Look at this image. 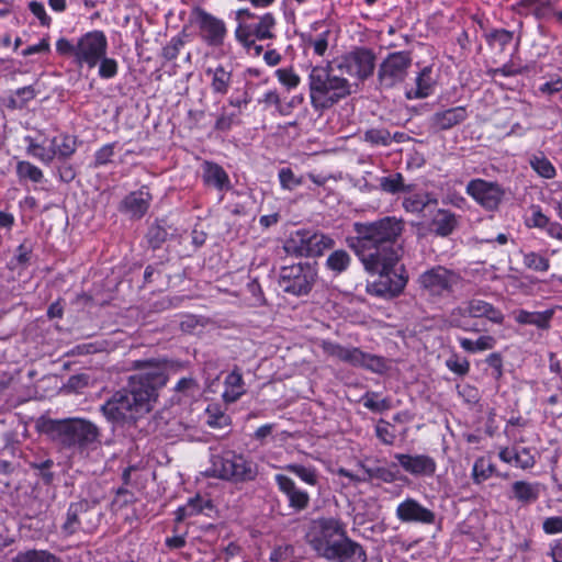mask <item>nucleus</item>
<instances>
[{
	"label": "nucleus",
	"mask_w": 562,
	"mask_h": 562,
	"mask_svg": "<svg viewBox=\"0 0 562 562\" xmlns=\"http://www.w3.org/2000/svg\"><path fill=\"white\" fill-rule=\"evenodd\" d=\"M209 471L213 477L235 484L251 482L258 475V468L252 460L232 450L212 456Z\"/></svg>",
	"instance_id": "7"
},
{
	"label": "nucleus",
	"mask_w": 562,
	"mask_h": 562,
	"mask_svg": "<svg viewBox=\"0 0 562 562\" xmlns=\"http://www.w3.org/2000/svg\"><path fill=\"white\" fill-rule=\"evenodd\" d=\"M54 465V461L50 459L44 460L38 463H33L32 467L40 471V475L46 484H49L54 480V473L50 472V468Z\"/></svg>",
	"instance_id": "63"
},
{
	"label": "nucleus",
	"mask_w": 562,
	"mask_h": 562,
	"mask_svg": "<svg viewBox=\"0 0 562 562\" xmlns=\"http://www.w3.org/2000/svg\"><path fill=\"white\" fill-rule=\"evenodd\" d=\"M193 14L200 31L201 40L212 47L223 46L227 36V27L225 22L222 19L206 12L202 8H195Z\"/></svg>",
	"instance_id": "15"
},
{
	"label": "nucleus",
	"mask_w": 562,
	"mask_h": 562,
	"mask_svg": "<svg viewBox=\"0 0 562 562\" xmlns=\"http://www.w3.org/2000/svg\"><path fill=\"white\" fill-rule=\"evenodd\" d=\"M344 533V526L338 519L318 518L313 520L306 541L318 557L328 560L335 557L334 549Z\"/></svg>",
	"instance_id": "8"
},
{
	"label": "nucleus",
	"mask_w": 562,
	"mask_h": 562,
	"mask_svg": "<svg viewBox=\"0 0 562 562\" xmlns=\"http://www.w3.org/2000/svg\"><path fill=\"white\" fill-rule=\"evenodd\" d=\"M207 425L212 428H225L229 425V417L217 408H207Z\"/></svg>",
	"instance_id": "56"
},
{
	"label": "nucleus",
	"mask_w": 562,
	"mask_h": 562,
	"mask_svg": "<svg viewBox=\"0 0 562 562\" xmlns=\"http://www.w3.org/2000/svg\"><path fill=\"white\" fill-rule=\"evenodd\" d=\"M205 75L210 78V88L214 94H227L233 83V68L229 65L218 64L215 67H207Z\"/></svg>",
	"instance_id": "22"
},
{
	"label": "nucleus",
	"mask_w": 562,
	"mask_h": 562,
	"mask_svg": "<svg viewBox=\"0 0 562 562\" xmlns=\"http://www.w3.org/2000/svg\"><path fill=\"white\" fill-rule=\"evenodd\" d=\"M529 165L543 179L551 180L557 176L555 167L542 153L531 155L529 157Z\"/></svg>",
	"instance_id": "36"
},
{
	"label": "nucleus",
	"mask_w": 562,
	"mask_h": 562,
	"mask_svg": "<svg viewBox=\"0 0 562 562\" xmlns=\"http://www.w3.org/2000/svg\"><path fill=\"white\" fill-rule=\"evenodd\" d=\"M276 77L288 90L295 89L300 82V76L292 68H279L276 70Z\"/></svg>",
	"instance_id": "48"
},
{
	"label": "nucleus",
	"mask_w": 562,
	"mask_h": 562,
	"mask_svg": "<svg viewBox=\"0 0 562 562\" xmlns=\"http://www.w3.org/2000/svg\"><path fill=\"white\" fill-rule=\"evenodd\" d=\"M376 57L372 49L356 47L337 59L339 72L348 75L360 81L372 76L375 69Z\"/></svg>",
	"instance_id": "11"
},
{
	"label": "nucleus",
	"mask_w": 562,
	"mask_h": 562,
	"mask_svg": "<svg viewBox=\"0 0 562 562\" xmlns=\"http://www.w3.org/2000/svg\"><path fill=\"white\" fill-rule=\"evenodd\" d=\"M524 265L528 269L540 272L548 271L550 267L549 259L533 251L524 255Z\"/></svg>",
	"instance_id": "47"
},
{
	"label": "nucleus",
	"mask_w": 562,
	"mask_h": 562,
	"mask_svg": "<svg viewBox=\"0 0 562 562\" xmlns=\"http://www.w3.org/2000/svg\"><path fill=\"white\" fill-rule=\"evenodd\" d=\"M446 363L450 371L459 375H465L470 370V362L465 358L458 356H452Z\"/></svg>",
	"instance_id": "60"
},
{
	"label": "nucleus",
	"mask_w": 562,
	"mask_h": 562,
	"mask_svg": "<svg viewBox=\"0 0 562 562\" xmlns=\"http://www.w3.org/2000/svg\"><path fill=\"white\" fill-rule=\"evenodd\" d=\"M541 492V483L520 480L512 484L508 497L521 505H530L539 499Z\"/></svg>",
	"instance_id": "24"
},
{
	"label": "nucleus",
	"mask_w": 562,
	"mask_h": 562,
	"mask_svg": "<svg viewBox=\"0 0 562 562\" xmlns=\"http://www.w3.org/2000/svg\"><path fill=\"white\" fill-rule=\"evenodd\" d=\"M364 140L372 145L387 146L391 144V134L383 128H371L364 133Z\"/></svg>",
	"instance_id": "51"
},
{
	"label": "nucleus",
	"mask_w": 562,
	"mask_h": 562,
	"mask_svg": "<svg viewBox=\"0 0 562 562\" xmlns=\"http://www.w3.org/2000/svg\"><path fill=\"white\" fill-rule=\"evenodd\" d=\"M357 367L369 369L373 372H382L385 368L383 360L380 357L364 353L361 351V359Z\"/></svg>",
	"instance_id": "55"
},
{
	"label": "nucleus",
	"mask_w": 562,
	"mask_h": 562,
	"mask_svg": "<svg viewBox=\"0 0 562 562\" xmlns=\"http://www.w3.org/2000/svg\"><path fill=\"white\" fill-rule=\"evenodd\" d=\"M323 351L334 358H337L340 361L349 363L351 366L357 367L359 363V359H361V350L358 348H346L338 344H335L329 340H324L322 342Z\"/></svg>",
	"instance_id": "29"
},
{
	"label": "nucleus",
	"mask_w": 562,
	"mask_h": 562,
	"mask_svg": "<svg viewBox=\"0 0 562 562\" xmlns=\"http://www.w3.org/2000/svg\"><path fill=\"white\" fill-rule=\"evenodd\" d=\"M323 351L334 358H337L340 361L349 363L351 366L357 367L359 363V359H361V350L358 348H346L338 344H335L329 340H324L322 342Z\"/></svg>",
	"instance_id": "31"
},
{
	"label": "nucleus",
	"mask_w": 562,
	"mask_h": 562,
	"mask_svg": "<svg viewBox=\"0 0 562 562\" xmlns=\"http://www.w3.org/2000/svg\"><path fill=\"white\" fill-rule=\"evenodd\" d=\"M98 69V75L102 79H111L114 78L117 75L119 71V64L114 58H110L106 55H103V57L100 59Z\"/></svg>",
	"instance_id": "50"
},
{
	"label": "nucleus",
	"mask_w": 562,
	"mask_h": 562,
	"mask_svg": "<svg viewBox=\"0 0 562 562\" xmlns=\"http://www.w3.org/2000/svg\"><path fill=\"white\" fill-rule=\"evenodd\" d=\"M246 392L241 373L238 370L229 372L224 380V392L222 394L224 402L234 403Z\"/></svg>",
	"instance_id": "33"
},
{
	"label": "nucleus",
	"mask_w": 562,
	"mask_h": 562,
	"mask_svg": "<svg viewBox=\"0 0 562 562\" xmlns=\"http://www.w3.org/2000/svg\"><path fill=\"white\" fill-rule=\"evenodd\" d=\"M412 65L408 52H395L389 54L380 64L378 79L383 88H393L403 82Z\"/></svg>",
	"instance_id": "13"
},
{
	"label": "nucleus",
	"mask_w": 562,
	"mask_h": 562,
	"mask_svg": "<svg viewBox=\"0 0 562 562\" xmlns=\"http://www.w3.org/2000/svg\"><path fill=\"white\" fill-rule=\"evenodd\" d=\"M317 279V268L310 262L284 266L280 269L279 284L289 294L306 295L313 289Z\"/></svg>",
	"instance_id": "10"
},
{
	"label": "nucleus",
	"mask_w": 562,
	"mask_h": 562,
	"mask_svg": "<svg viewBox=\"0 0 562 562\" xmlns=\"http://www.w3.org/2000/svg\"><path fill=\"white\" fill-rule=\"evenodd\" d=\"M151 195L146 187L130 193L123 201V206L133 217H142L148 210Z\"/></svg>",
	"instance_id": "27"
},
{
	"label": "nucleus",
	"mask_w": 562,
	"mask_h": 562,
	"mask_svg": "<svg viewBox=\"0 0 562 562\" xmlns=\"http://www.w3.org/2000/svg\"><path fill=\"white\" fill-rule=\"evenodd\" d=\"M323 351L334 358H337L340 361L349 363L351 366L357 367L359 363V359H361V350L358 348H346L338 344H335L329 340H324L322 342Z\"/></svg>",
	"instance_id": "32"
},
{
	"label": "nucleus",
	"mask_w": 562,
	"mask_h": 562,
	"mask_svg": "<svg viewBox=\"0 0 562 562\" xmlns=\"http://www.w3.org/2000/svg\"><path fill=\"white\" fill-rule=\"evenodd\" d=\"M10 562H61L58 557L47 550H26L19 552Z\"/></svg>",
	"instance_id": "37"
},
{
	"label": "nucleus",
	"mask_w": 562,
	"mask_h": 562,
	"mask_svg": "<svg viewBox=\"0 0 562 562\" xmlns=\"http://www.w3.org/2000/svg\"><path fill=\"white\" fill-rule=\"evenodd\" d=\"M202 179L206 186L213 187L218 191H227L232 187L227 172L222 166L212 161H204L202 164Z\"/></svg>",
	"instance_id": "25"
},
{
	"label": "nucleus",
	"mask_w": 562,
	"mask_h": 562,
	"mask_svg": "<svg viewBox=\"0 0 562 562\" xmlns=\"http://www.w3.org/2000/svg\"><path fill=\"white\" fill-rule=\"evenodd\" d=\"M515 465L521 470H529L535 467L536 458L530 448L516 449Z\"/></svg>",
	"instance_id": "52"
},
{
	"label": "nucleus",
	"mask_w": 562,
	"mask_h": 562,
	"mask_svg": "<svg viewBox=\"0 0 562 562\" xmlns=\"http://www.w3.org/2000/svg\"><path fill=\"white\" fill-rule=\"evenodd\" d=\"M467 119V108L460 105L434 113L430 119V124L431 127L435 128L436 131H447L456 125L461 124Z\"/></svg>",
	"instance_id": "21"
},
{
	"label": "nucleus",
	"mask_w": 562,
	"mask_h": 562,
	"mask_svg": "<svg viewBox=\"0 0 562 562\" xmlns=\"http://www.w3.org/2000/svg\"><path fill=\"white\" fill-rule=\"evenodd\" d=\"M351 263L350 255L344 250L338 249L333 251L326 259L325 267L334 272L335 274H340L345 272Z\"/></svg>",
	"instance_id": "39"
},
{
	"label": "nucleus",
	"mask_w": 562,
	"mask_h": 562,
	"mask_svg": "<svg viewBox=\"0 0 562 562\" xmlns=\"http://www.w3.org/2000/svg\"><path fill=\"white\" fill-rule=\"evenodd\" d=\"M278 490L286 497L288 505L295 513H301L310 506V494L296 485L293 479L284 474H276Z\"/></svg>",
	"instance_id": "18"
},
{
	"label": "nucleus",
	"mask_w": 562,
	"mask_h": 562,
	"mask_svg": "<svg viewBox=\"0 0 562 562\" xmlns=\"http://www.w3.org/2000/svg\"><path fill=\"white\" fill-rule=\"evenodd\" d=\"M49 142L55 151V157L60 159L70 157L77 148L76 138L69 135H60L52 138Z\"/></svg>",
	"instance_id": "38"
},
{
	"label": "nucleus",
	"mask_w": 562,
	"mask_h": 562,
	"mask_svg": "<svg viewBox=\"0 0 562 562\" xmlns=\"http://www.w3.org/2000/svg\"><path fill=\"white\" fill-rule=\"evenodd\" d=\"M334 246L335 240L329 235L312 229H297L290 234L283 248L289 255L307 258L319 257Z\"/></svg>",
	"instance_id": "9"
},
{
	"label": "nucleus",
	"mask_w": 562,
	"mask_h": 562,
	"mask_svg": "<svg viewBox=\"0 0 562 562\" xmlns=\"http://www.w3.org/2000/svg\"><path fill=\"white\" fill-rule=\"evenodd\" d=\"M16 173L20 179H29L35 183L41 182L44 178L43 171L29 161H19L16 165Z\"/></svg>",
	"instance_id": "46"
},
{
	"label": "nucleus",
	"mask_w": 562,
	"mask_h": 562,
	"mask_svg": "<svg viewBox=\"0 0 562 562\" xmlns=\"http://www.w3.org/2000/svg\"><path fill=\"white\" fill-rule=\"evenodd\" d=\"M36 95V91L33 86H26L19 88L15 91L14 97H11L8 101V106L11 109H22Z\"/></svg>",
	"instance_id": "43"
},
{
	"label": "nucleus",
	"mask_w": 562,
	"mask_h": 562,
	"mask_svg": "<svg viewBox=\"0 0 562 562\" xmlns=\"http://www.w3.org/2000/svg\"><path fill=\"white\" fill-rule=\"evenodd\" d=\"M87 513V505L85 503H72L68 507L66 520L63 525V530L67 535H72L82 529L81 516Z\"/></svg>",
	"instance_id": "34"
},
{
	"label": "nucleus",
	"mask_w": 562,
	"mask_h": 562,
	"mask_svg": "<svg viewBox=\"0 0 562 562\" xmlns=\"http://www.w3.org/2000/svg\"><path fill=\"white\" fill-rule=\"evenodd\" d=\"M328 35L329 31H325L321 33L317 37H313L312 35H308L305 38L306 46L313 48V52L322 57L325 55L327 48H328Z\"/></svg>",
	"instance_id": "49"
},
{
	"label": "nucleus",
	"mask_w": 562,
	"mask_h": 562,
	"mask_svg": "<svg viewBox=\"0 0 562 562\" xmlns=\"http://www.w3.org/2000/svg\"><path fill=\"white\" fill-rule=\"evenodd\" d=\"M494 465L485 458L475 460L472 469V479L474 483L480 484L486 481L493 474Z\"/></svg>",
	"instance_id": "45"
},
{
	"label": "nucleus",
	"mask_w": 562,
	"mask_h": 562,
	"mask_svg": "<svg viewBox=\"0 0 562 562\" xmlns=\"http://www.w3.org/2000/svg\"><path fill=\"white\" fill-rule=\"evenodd\" d=\"M395 514L400 521L406 524L432 525L436 521V514L412 497L401 502Z\"/></svg>",
	"instance_id": "17"
},
{
	"label": "nucleus",
	"mask_w": 562,
	"mask_h": 562,
	"mask_svg": "<svg viewBox=\"0 0 562 562\" xmlns=\"http://www.w3.org/2000/svg\"><path fill=\"white\" fill-rule=\"evenodd\" d=\"M465 191L475 202L490 211L497 209L504 196L499 184L483 179L471 180L467 184Z\"/></svg>",
	"instance_id": "16"
},
{
	"label": "nucleus",
	"mask_w": 562,
	"mask_h": 562,
	"mask_svg": "<svg viewBox=\"0 0 562 562\" xmlns=\"http://www.w3.org/2000/svg\"><path fill=\"white\" fill-rule=\"evenodd\" d=\"M554 310H546L542 312H529L519 310L515 313V321L521 325H533L539 329L547 330L551 326Z\"/></svg>",
	"instance_id": "28"
},
{
	"label": "nucleus",
	"mask_w": 562,
	"mask_h": 562,
	"mask_svg": "<svg viewBox=\"0 0 562 562\" xmlns=\"http://www.w3.org/2000/svg\"><path fill=\"white\" fill-rule=\"evenodd\" d=\"M394 458L413 476H432L437 470L435 459L428 454L395 453Z\"/></svg>",
	"instance_id": "19"
},
{
	"label": "nucleus",
	"mask_w": 562,
	"mask_h": 562,
	"mask_svg": "<svg viewBox=\"0 0 562 562\" xmlns=\"http://www.w3.org/2000/svg\"><path fill=\"white\" fill-rule=\"evenodd\" d=\"M184 42L181 37L175 36L169 43L162 48V57L166 60H173L180 54L181 48L183 47Z\"/></svg>",
	"instance_id": "57"
},
{
	"label": "nucleus",
	"mask_w": 562,
	"mask_h": 562,
	"mask_svg": "<svg viewBox=\"0 0 562 562\" xmlns=\"http://www.w3.org/2000/svg\"><path fill=\"white\" fill-rule=\"evenodd\" d=\"M375 436L384 445L391 446L395 441V434L390 423L381 419L375 426Z\"/></svg>",
	"instance_id": "54"
},
{
	"label": "nucleus",
	"mask_w": 562,
	"mask_h": 562,
	"mask_svg": "<svg viewBox=\"0 0 562 562\" xmlns=\"http://www.w3.org/2000/svg\"><path fill=\"white\" fill-rule=\"evenodd\" d=\"M323 351L334 358H337L340 361L349 363L351 366L357 367L359 363V359H361V350L358 348H346L338 344H335L329 340H324L322 342Z\"/></svg>",
	"instance_id": "30"
},
{
	"label": "nucleus",
	"mask_w": 562,
	"mask_h": 562,
	"mask_svg": "<svg viewBox=\"0 0 562 562\" xmlns=\"http://www.w3.org/2000/svg\"><path fill=\"white\" fill-rule=\"evenodd\" d=\"M45 432L64 450L86 453L101 441L100 428L89 419L72 417L49 419L44 425Z\"/></svg>",
	"instance_id": "4"
},
{
	"label": "nucleus",
	"mask_w": 562,
	"mask_h": 562,
	"mask_svg": "<svg viewBox=\"0 0 562 562\" xmlns=\"http://www.w3.org/2000/svg\"><path fill=\"white\" fill-rule=\"evenodd\" d=\"M115 143L105 144L94 154V167H101L111 162L114 156Z\"/></svg>",
	"instance_id": "58"
},
{
	"label": "nucleus",
	"mask_w": 562,
	"mask_h": 562,
	"mask_svg": "<svg viewBox=\"0 0 562 562\" xmlns=\"http://www.w3.org/2000/svg\"><path fill=\"white\" fill-rule=\"evenodd\" d=\"M336 551L335 557L328 559L331 562H366L367 554L363 548L346 537L344 533L341 538H339L337 546L334 549Z\"/></svg>",
	"instance_id": "20"
},
{
	"label": "nucleus",
	"mask_w": 562,
	"mask_h": 562,
	"mask_svg": "<svg viewBox=\"0 0 562 562\" xmlns=\"http://www.w3.org/2000/svg\"><path fill=\"white\" fill-rule=\"evenodd\" d=\"M514 34L505 29H495L485 34V40L490 46H498L504 50L513 41Z\"/></svg>",
	"instance_id": "44"
},
{
	"label": "nucleus",
	"mask_w": 562,
	"mask_h": 562,
	"mask_svg": "<svg viewBox=\"0 0 562 562\" xmlns=\"http://www.w3.org/2000/svg\"><path fill=\"white\" fill-rule=\"evenodd\" d=\"M504 318V314L491 303L481 299H471L452 308L445 322L449 327L480 333L482 330L479 327L480 319L501 325Z\"/></svg>",
	"instance_id": "6"
},
{
	"label": "nucleus",
	"mask_w": 562,
	"mask_h": 562,
	"mask_svg": "<svg viewBox=\"0 0 562 562\" xmlns=\"http://www.w3.org/2000/svg\"><path fill=\"white\" fill-rule=\"evenodd\" d=\"M279 180L282 188L292 190L302 184V179L295 177L290 168H282L279 171Z\"/></svg>",
	"instance_id": "59"
},
{
	"label": "nucleus",
	"mask_w": 562,
	"mask_h": 562,
	"mask_svg": "<svg viewBox=\"0 0 562 562\" xmlns=\"http://www.w3.org/2000/svg\"><path fill=\"white\" fill-rule=\"evenodd\" d=\"M543 531L548 535H554L562 532V517L554 516L549 517L543 521Z\"/></svg>",
	"instance_id": "64"
},
{
	"label": "nucleus",
	"mask_w": 562,
	"mask_h": 562,
	"mask_svg": "<svg viewBox=\"0 0 562 562\" xmlns=\"http://www.w3.org/2000/svg\"><path fill=\"white\" fill-rule=\"evenodd\" d=\"M168 238V232L161 225H153L147 233L148 244L153 249L159 248Z\"/></svg>",
	"instance_id": "53"
},
{
	"label": "nucleus",
	"mask_w": 562,
	"mask_h": 562,
	"mask_svg": "<svg viewBox=\"0 0 562 562\" xmlns=\"http://www.w3.org/2000/svg\"><path fill=\"white\" fill-rule=\"evenodd\" d=\"M529 227L544 228L549 218L541 212L539 206H533L531 215L526 220Z\"/></svg>",
	"instance_id": "61"
},
{
	"label": "nucleus",
	"mask_w": 562,
	"mask_h": 562,
	"mask_svg": "<svg viewBox=\"0 0 562 562\" xmlns=\"http://www.w3.org/2000/svg\"><path fill=\"white\" fill-rule=\"evenodd\" d=\"M108 38L103 31L93 30L82 34L76 41L60 37L56 42V52L65 57H71L79 67L94 68L103 55L108 53Z\"/></svg>",
	"instance_id": "5"
},
{
	"label": "nucleus",
	"mask_w": 562,
	"mask_h": 562,
	"mask_svg": "<svg viewBox=\"0 0 562 562\" xmlns=\"http://www.w3.org/2000/svg\"><path fill=\"white\" fill-rule=\"evenodd\" d=\"M403 227V222L395 217L353 224L357 235L350 247L368 272L379 274V279L368 285V292L372 295L393 299L398 296L407 284L406 270L398 266L403 254L398 237Z\"/></svg>",
	"instance_id": "1"
},
{
	"label": "nucleus",
	"mask_w": 562,
	"mask_h": 562,
	"mask_svg": "<svg viewBox=\"0 0 562 562\" xmlns=\"http://www.w3.org/2000/svg\"><path fill=\"white\" fill-rule=\"evenodd\" d=\"M459 273L437 266L423 272L418 278L419 286L430 296H445L460 284Z\"/></svg>",
	"instance_id": "12"
},
{
	"label": "nucleus",
	"mask_w": 562,
	"mask_h": 562,
	"mask_svg": "<svg viewBox=\"0 0 562 562\" xmlns=\"http://www.w3.org/2000/svg\"><path fill=\"white\" fill-rule=\"evenodd\" d=\"M379 186L383 192L397 194L401 192H411L413 184H406L402 173L396 172L379 180Z\"/></svg>",
	"instance_id": "35"
},
{
	"label": "nucleus",
	"mask_w": 562,
	"mask_h": 562,
	"mask_svg": "<svg viewBox=\"0 0 562 562\" xmlns=\"http://www.w3.org/2000/svg\"><path fill=\"white\" fill-rule=\"evenodd\" d=\"M274 27L276 19L273 14L265 13L257 22L238 24L235 30V37L248 52H251L255 40L265 41L274 37Z\"/></svg>",
	"instance_id": "14"
},
{
	"label": "nucleus",
	"mask_w": 562,
	"mask_h": 562,
	"mask_svg": "<svg viewBox=\"0 0 562 562\" xmlns=\"http://www.w3.org/2000/svg\"><path fill=\"white\" fill-rule=\"evenodd\" d=\"M134 368L139 372L130 378L128 387L115 392L101 406V412L112 423L133 424L150 412L158 390L167 383V361L138 360Z\"/></svg>",
	"instance_id": "2"
},
{
	"label": "nucleus",
	"mask_w": 562,
	"mask_h": 562,
	"mask_svg": "<svg viewBox=\"0 0 562 562\" xmlns=\"http://www.w3.org/2000/svg\"><path fill=\"white\" fill-rule=\"evenodd\" d=\"M459 225V216L453 212L439 209L430 221L431 231L441 237L451 235Z\"/></svg>",
	"instance_id": "26"
},
{
	"label": "nucleus",
	"mask_w": 562,
	"mask_h": 562,
	"mask_svg": "<svg viewBox=\"0 0 562 562\" xmlns=\"http://www.w3.org/2000/svg\"><path fill=\"white\" fill-rule=\"evenodd\" d=\"M436 82L432 67L426 66L415 78V86L406 89L405 95L408 100L427 98L434 93Z\"/></svg>",
	"instance_id": "23"
},
{
	"label": "nucleus",
	"mask_w": 562,
	"mask_h": 562,
	"mask_svg": "<svg viewBox=\"0 0 562 562\" xmlns=\"http://www.w3.org/2000/svg\"><path fill=\"white\" fill-rule=\"evenodd\" d=\"M284 470L294 474L307 485L315 486L318 483L317 470L314 467L290 463L284 467Z\"/></svg>",
	"instance_id": "41"
},
{
	"label": "nucleus",
	"mask_w": 562,
	"mask_h": 562,
	"mask_svg": "<svg viewBox=\"0 0 562 562\" xmlns=\"http://www.w3.org/2000/svg\"><path fill=\"white\" fill-rule=\"evenodd\" d=\"M27 154L37 158L44 164H50L55 158V151L53 150L52 144L46 146L45 142L36 143L33 138L27 137Z\"/></svg>",
	"instance_id": "40"
},
{
	"label": "nucleus",
	"mask_w": 562,
	"mask_h": 562,
	"mask_svg": "<svg viewBox=\"0 0 562 562\" xmlns=\"http://www.w3.org/2000/svg\"><path fill=\"white\" fill-rule=\"evenodd\" d=\"M436 203L427 193H416L403 200V207L409 213H420L429 203Z\"/></svg>",
	"instance_id": "42"
},
{
	"label": "nucleus",
	"mask_w": 562,
	"mask_h": 562,
	"mask_svg": "<svg viewBox=\"0 0 562 562\" xmlns=\"http://www.w3.org/2000/svg\"><path fill=\"white\" fill-rule=\"evenodd\" d=\"M30 11L40 20L42 25H49L50 24V16L46 13L45 7L42 2L38 1H31L29 3Z\"/></svg>",
	"instance_id": "62"
},
{
	"label": "nucleus",
	"mask_w": 562,
	"mask_h": 562,
	"mask_svg": "<svg viewBox=\"0 0 562 562\" xmlns=\"http://www.w3.org/2000/svg\"><path fill=\"white\" fill-rule=\"evenodd\" d=\"M307 86L311 105L317 112L330 109L352 92L349 80L333 64L311 66Z\"/></svg>",
	"instance_id": "3"
}]
</instances>
